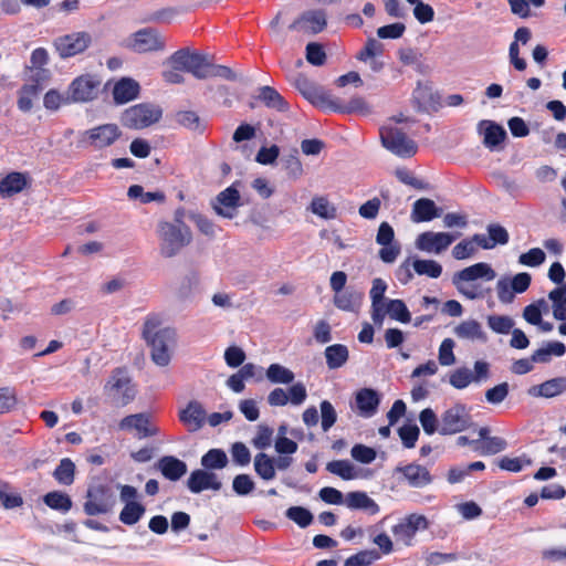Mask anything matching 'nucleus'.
I'll return each instance as SVG.
<instances>
[{
	"label": "nucleus",
	"instance_id": "nucleus-61",
	"mask_svg": "<svg viewBox=\"0 0 566 566\" xmlns=\"http://www.w3.org/2000/svg\"><path fill=\"white\" fill-rule=\"evenodd\" d=\"M321 408V426L323 431H328L337 421V413L334 406L328 400H323L319 405Z\"/></svg>",
	"mask_w": 566,
	"mask_h": 566
},
{
	"label": "nucleus",
	"instance_id": "nucleus-42",
	"mask_svg": "<svg viewBox=\"0 0 566 566\" xmlns=\"http://www.w3.org/2000/svg\"><path fill=\"white\" fill-rule=\"evenodd\" d=\"M145 513V507L136 501H130L125 504L119 513V521L125 525L136 524Z\"/></svg>",
	"mask_w": 566,
	"mask_h": 566
},
{
	"label": "nucleus",
	"instance_id": "nucleus-34",
	"mask_svg": "<svg viewBox=\"0 0 566 566\" xmlns=\"http://www.w3.org/2000/svg\"><path fill=\"white\" fill-rule=\"evenodd\" d=\"M176 122L197 134H203L206 130L205 120L193 111H180L175 115Z\"/></svg>",
	"mask_w": 566,
	"mask_h": 566
},
{
	"label": "nucleus",
	"instance_id": "nucleus-40",
	"mask_svg": "<svg viewBox=\"0 0 566 566\" xmlns=\"http://www.w3.org/2000/svg\"><path fill=\"white\" fill-rule=\"evenodd\" d=\"M43 501L50 509L62 513L69 512L72 507L71 497L66 493L60 491L49 492L44 495Z\"/></svg>",
	"mask_w": 566,
	"mask_h": 566
},
{
	"label": "nucleus",
	"instance_id": "nucleus-46",
	"mask_svg": "<svg viewBox=\"0 0 566 566\" xmlns=\"http://www.w3.org/2000/svg\"><path fill=\"white\" fill-rule=\"evenodd\" d=\"M157 469L170 481H177L187 472L186 462H157Z\"/></svg>",
	"mask_w": 566,
	"mask_h": 566
},
{
	"label": "nucleus",
	"instance_id": "nucleus-33",
	"mask_svg": "<svg viewBox=\"0 0 566 566\" xmlns=\"http://www.w3.org/2000/svg\"><path fill=\"white\" fill-rule=\"evenodd\" d=\"M326 364L329 369H338L349 357L348 348L343 344H334L325 348Z\"/></svg>",
	"mask_w": 566,
	"mask_h": 566
},
{
	"label": "nucleus",
	"instance_id": "nucleus-30",
	"mask_svg": "<svg viewBox=\"0 0 566 566\" xmlns=\"http://www.w3.org/2000/svg\"><path fill=\"white\" fill-rule=\"evenodd\" d=\"M258 99L268 108L280 113H286L290 108L285 98L272 86L265 85L259 88Z\"/></svg>",
	"mask_w": 566,
	"mask_h": 566
},
{
	"label": "nucleus",
	"instance_id": "nucleus-54",
	"mask_svg": "<svg viewBox=\"0 0 566 566\" xmlns=\"http://www.w3.org/2000/svg\"><path fill=\"white\" fill-rule=\"evenodd\" d=\"M473 380L474 375L465 367L453 370L449 377L450 385L457 389L467 388Z\"/></svg>",
	"mask_w": 566,
	"mask_h": 566
},
{
	"label": "nucleus",
	"instance_id": "nucleus-18",
	"mask_svg": "<svg viewBox=\"0 0 566 566\" xmlns=\"http://www.w3.org/2000/svg\"><path fill=\"white\" fill-rule=\"evenodd\" d=\"M327 24L326 13L323 10H308L290 24V30H300L305 33L316 34L322 32Z\"/></svg>",
	"mask_w": 566,
	"mask_h": 566
},
{
	"label": "nucleus",
	"instance_id": "nucleus-45",
	"mask_svg": "<svg viewBox=\"0 0 566 566\" xmlns=\"http://www.w3.org/2000/svg\"><path fill=\"white\" fill-rule=\"evenodd\" d=\"M484 469V462H471L464 468L453 467L448 472V482L451 484L462 482L472 472L483 471Z\"/></svg>",
	"mask_w": 566,
	"mask_h": 566
},
{
	"label": "nucleus",
	"instance_id": "nucleus-2",
	"mask_svg": "<svg viewBox=\"0 0 566 566\" xmlns=\"http://www.w3.org/2000/svg\"><path fill=\"white\" fill-rule=\"evenodd\" d=\"M160 240V253L165 258H172L192 241V233L188 226H176L172 222L160 221L157 227Z\"/></svg>",
	"mask_w": 566,
	"mask_h": 566
},
{
	"label": "nucleus",
	"instance_id": "nucleus-55",
	"mask_svg": "<svg viewBox=\"0 0 566 566\" xmlns=\"http://www.w3.org/2000/svg\"><path fill=\"white\" fill-rule=\"evenodd\" d=\"M291 462H254L255 472L264 480L274 478L275 469L286 470Z\"/></svg>",
	"mask_w": 566,
	"mask_h": 566
},
{
	"label": "nucleus",
	"instance_id": "nucleus-28",
	"mask_svg": "<svg viewBox=\"0 0 566 566\" xmlns=\"http://www.w3.org/2000/svg\"><path fill=\"white\" fill-rule=\"evenodd\" d=\"M440 217V209L429 198H420L415 201L411 211L413 222H428Z\"/></svg>",
	"mask_w": 566,
	"mask_h": 566
},
{
	"label": "nucleus",
	"instance_id": "nucleus-6",
	"mask_svg": "<svg viewBox=\"0 0 566 566\" xmlns=\"http://www.w3.org/2000/svg\"><path fill=\"white\" fill-rule=\"evenodd\" d=\"M120 136L122 130L116 124H103L81 133L77 146L103 149L112 146Z\"/></svg>",
	"mask_w": 566,
	"mask_h": 566
},
{
	"label": "nucleus",
	"instance_id": "nucleus-11",
	"mask_svg": "<svg viewBox=\"0 0 566 566\" xmlns=\"http://www.w3.org/2000/svg\"><path fill=\"white\" fill-rule=\"evenodd\" d=\"M429 527L428 518L422 514L412 513L400 518L397 524L391 527V533L397 543L405 546H411L413 538L419 531H424Z\"/></svg>",
	"mask_w": 566,
	"mask_h": 566
},
{
	"label": "nucleus",
	"instance_id": "nucleus-1",
	"mask_svg": "<svg viewBox=\"0 0 566 566\" xmlns=\"http://www.w3.org/2000/svg\"><path fill=\"white\" fill-rule=\"evenodd\" d=\"M161 317L156 313L146 316L142 336L151 348L150 355L158 366H167L170 361L169 345L175 343L176 332L174 328H160Z\"/></svg>",
	"mask_w": 566,
	"mask_h": 566
},
{
	"label": "nucleus",
	"instance_id": "nucleus-17",
	"mask_svg": "<svg viewBox=\"0 0 566 566\" xmlns=\"http://www.w3.org/2000/svg\"><path fill=\"white\" fill-rule=\"evenodd\" d=\"M108 385L116 405L126 406L134 399L135 390L130 384V378L124 369L116 368L111 376Z\"/></svg>",
	"mask_w": 566,
	"mask_h": 566
},
{
	"label": "nucleus",
	"instance_id": "nucleus-35",
	"mask_svg": "<svg viewBox=\"0 0 566 566\" xmlns=\"http://www.w3.org/2000/svg\"><path fill=\"white\" fill-rule=\"evenodd\" d=\"M548 298L553 302V315L558 321H566V284L552 290Z\"/></svg>",
	"mask_w": 566,
	"mask_h": 566
},
{
	"label": "nucleus",
	"instance_id": "nucleus-43",
	"mask_svg": "<svg viewBox=\"0 0 566 566\" xmlns=\"http://www.w3.org/2000/svg\"><path fill=\"white\" fill-rule=\"evenodd\" d=\"M385 311L390 318L400 323L407 324L411 321L410 312L402 300H389L385 305Z\"/></svg>",
	"mask_w": 566,
	"mask_h": 566
},
{
	"label": "nucleus",
	"instance_id": "nucleus-47",
	"mask_svg": "<svg viewBox=\"0 0 566 566\" xmlns=\"http://www.w3.org/2000/svg\"><path fill=\"white\" fill-rule=\"evenodd\" d=\"M566 390V378H554L544 381L537 387V395L553 398Z\"/></svg>",
	"mask_w": 566,
	"mask_h": 566
},
{
	"label": "nucleus",
	"instance_id": "nucleus-3",
	"mask_svg": "<svg viewBox=\"0 0 566 566\" xmlns=\"http://www.w3.org/2000/svg\"><path fill=\"white\" fill-rule=\"evenodd\" d=\"M495 276L496 273L489 263L479 262L454 273L452 283L463 296L469 300H475L483 297V294L478 292L473 286H467V283L474 282L480 279L492 281Z\"/></svg>",
	"mask_w": 566,
	"mask_h": 566
},
{
	"label": "nucleus",
	"instance_id": "nucleus-63",
	"mask_svg": "<svg viewBox=\"0 0 566 566\" xmlns=\"http://www.w3.org/2000/svg\"><path fill=\"white\" fill-rule=\"evenodd\" d=\"M273 429L265 424H260L258 427L256 434L252 439V444L259 449L264 450L272 444L273 441Z\"/></svg>",
	"mask_w": 566,
	"mask_h": 566
},
{
	"label": "nucleus",
	"instance_id": "nucleus-7",
	"mask_svg": "<svg viewBox=\"0 0 566 566\" xmlns=\"http://www.w3.org/2000/svg\"><path fill=\"white\" fill-rule=\"evenodd\" d=\"M93 43L91 33L86 31L72 32L57 36L53 48L63 60L84 53Z\"/></svg>",
	"mask_w": 566,
	"mask_h": 566
},
{
	"label": "nucleus",
	"instance_id": "nucleus-49",
	"mask_svg": "<svg viewBox=\"0 0 566 566\" xmlns=\"http://www.w3.org/2000/svg\"><path fill=\"white\" fill-rule=\"evenodd\" d=\"M285 516L302 528L307 527L313 522V514L303 506L289 507L285 512Z\"/></svg>",
	"mask_w": 566,
	"mask_h": 566
},
{
	"label": "nucleus",
	"instance_id": "nucleus-21",
	"mask_svg": "<svg viewBox=\"0 0 566 566\" xmlns=\"http://www.w3.org/2000/svg\"><path fill=\"white\" fill-rule=\"evenodd\" d=\"M123 430H135L139 438H146L157 433V428L151 424L147 413H135L123 418L119 422Z\"/></svg>",
	"mask_w": 566,
	"mask_h": 566
},
{
	"label": "nucleus",
	"instance_id": "nucleus-51",
	"mask_svg": "<svg viewBox=\"0 0 566 566\" xmlns=\"http://www.w3.org/2000/svg\"><path fill=\"white\" fill-rule=\"evenodd\" d=\"M413 269L417 274L427 275L432 279L439 277L442 273V266L433 260H416Z\"/></svg>",
	"mask_w": 566,
	"mask_h": 566
},
{
	"label": "nucleus",
	"instance_id": "nucleus-12",
	"mask_svg": "<svg viewBox=\"0 0 566 566\" xmlns=\"http://www.w3.org/2000/svg\"><path fill=\"white\" fill-rule=\"evenodd\" d=\"M471 415L463 403H454L447 409L440 418L439 433L455 434L468 429L471 424Z\"/></svg>",
	"mask_w": 566,
	"mask_h": 566
},
{
	"label": "nucleus",
	"instance_id": "nucleus-56",
	"mask_svg": "<svg viewBox=\"0 0 566 566\" xmlns=\"http://www.w3.org/2000/svg\"><path fill=\"white\" fill-rule=\"evenodd\" d=\"M398 434L403 447L411 449L416 446L420 430L415 423H406L398 429Z\"/></svg>",
	"mask_w": 566,
	"mask_h": 566
},
{
	"label": "nucleus",
	"instance_id": "nucleus-52",
	"mask_svg": "<svg viewBox=\"0 0 566 566\" xmlns=\"http://www.w3.org/2000/svg\"><path fill=\"white\" fill-rule=\"evenodd\" d=\"M457 334L460 337L485 339L481 324L474 319L462 322L457 327Z\"/></svg>",
	"mask_w": 566,
	"mask_h": 566
},
{
	"label": "nucleus",
	"instance_id": "nucleus-23",
	"mask_svg": "<svg viewBox=\"0 0 566 566\" xmlns=\"http://www.w3.org/2000/svg\"><path fill=\"white\" fill-rule=\"evenodd\" d=\"M387 284L379 277L373 281V286L369 292L371 298V317L375 323L381 322L386 315L385 311V292Z\"/></svg>",
	"mask_w": 566,
	"mask_h": 566
},
{
	"label": "nucleus",
	"instance_id": "nucleus-53",
	"mask_svg": "<svg viewBox=\"0 0 566 566\" xmlns=\"http://www.w3.org/2000/svg\"><path fill=\"white\" fill-rule=\"evenodd\" d=\"M476 241L474 240V235L460 241L452 249V256L455 260H464L471 258L476 252Z\"/></svg>",
	"mask_w": 566,
	"mask_h": 566
},
{
	"label": "nucleus",
	"instance_id": "nucleus-9",
	"mask_svg": "<svg viewBox=\"0 0 566 566\" xmlns=\"http://www.w3.org/2000/svg\"><path fill=\"white\" fill-rule=\"evenodd\" d=\"M370 463L371 462H326V470L345 481L369 480L373 479L380 469V465L370 468Z\"/></svg>",
	"mask_w": 566,
	"mask_h": 566
},
{
	"label": "nucleus",
	"instance_id": "nucleus-24",
	"mask_svg": "<svg viewBox=\"0 0 566 566\" xmlns=\"http://www.w3.org/2000/svg\"><path fill=\"white\" fill-rule=\"evenodd\" d=\"M29 184L28 175L19 171L9 172L2 179H0V196L2 198L12 197L23 189Z\"/></svg>",
	"mask_w": 566,
	"mask_h": 566
},
{
	"label": "nucleus",
	"instance_id": "nucleus-15",
	"mask_svg": "<svg viewBox=\"0 0 566 566\" xmlns=\"http://www.w3.org/2000/svg\"><path fill=\"white\" fill-rule=\"evenodd\" d=\"M461 233L432 232L426 231L418 235L417 248L426 252H434L437 254L447 250Z\"/></svg>",
	"mask_w": 566,
	"mask_h": 566
},
{
	"label": "nucleus",
	"instance_id": "nucleus-4",
	"mask_svg": "<svg viewBox=\"0 0 566 566\" xmlns=\"http://www.w3.org/2000/svg\"><path fill=\"white\" fill-rule=\"evenodd\" d=\"M163 111L159 106L140 103L124 111L120 117L122 125L130 129H144L159 122Z\"/></svg>",
	"mask_w": 566,
	"mask_h": 566
},
{
	"label": "nucleus",
	"instance_id": "nucleus-36",
	"mask_svg": "<svg viewBox=\"0 0 566 566\" xmlns=\"http://www.w3.org/2000/svg\"><path fill=\"white\" fill-rule=\"evenodd\" d=\"M482 124H486V128H485V132H484V139H483V144L490 148V149H494L495 147H497L499 145H501L505 137H506V132L504 130V128L500 125H497L496 123H493V122H489V120H483L481 122V125Z\"/></svg>",
	"mask_w": 566,
	"mask_h": 566
},
{
	"label": "nucleus",
	"instance_id": "nucleus-16",
	"mask_svg": "<svg viewBox=\"0 0 566 566\" xmlns=\"http://www.w3.org/2000/svg\"><path fill=\"white\" fill-rule=\"evenodd\" d=\"M490 428L489 427H482L479 429L478 439H473L470 442L471 449L476 452L479 455L482 457H490L494 455L503 450L506 449L507 442L505 439L501 437H491L490 436Z\"/></svg>",
	"mask_w": 566,
	"mask_h": 566
},
{
	"label": "nucleus",
	"instance_id": "nucleus-59",
	"mask_svg": "<svg viewBox=\"0 0 566 566\" xmlns=\"http://www.w3.org/2000/svg\"><path fill=\"white\" fill-rule=\"evenodd\" d=\"M306 60L310 64L322 66L326 62V52L322 44L317 42H310L306 45Z\"/></svg>",
	"mask_w": 566,
	"mask_h": 566
},
{
	"label": "nucleus",
	"instance_id": "nucleus-60",
	"mask_svg": "<svg viewBox=\"0 0 566 566\" xmlns=\"http://www.w3.org/2000/svg\"><path fill=\"white\" fill-rule=\"evenodd\" d=\"M419 421L427 434H433L437 431L439 432L440 421L432 409H423L419 415Z\"/></svg>",
	"mask_w": 566,
	"mask_h": 566
},
{
	"label": "nucleus",
	"instance_id": "nucleus-50",
	"mask_svg": "<svg viewBox=\"0 0 566 566\" xmlns=\"http://www.w3.org/2000/svg\"><path fill=\"white\" fill-rule=\"evenodd\" d=\"M380 558V554L375 549L360 551L346 558L344 566H369Z\"/></svg>",
	"mask_w": 566,
	"mask_h": 566
},
{
	"label": "nucleus",
	"instance_id": "nucleus-41",
	"mask_svg": "<svg viewBox=\"0 0 566 566\" xmlns=\"http://www.w3.org/2000/svg\"><path fill=\"white\" fill-rule=\"evenodd\" d=\"M266 378L272 384H292L294 381L295 375L289 368L280 365V364H271L266 369Z\"/></svg>",
	"mask_w": 566,
	"mask_h": 566
},
{
	"label": "nucleus",
	"instance_id": "nucleus-62",
	"mask_svg": "<svg viewBox=\"0 0 566 566\" xmlns=\"http://www.w3.org/2000/svg\"><path fill=\"white\" fill-rule=\"evenodd\" d=\"M74 462H60V465L54 470L53 475L60 484L70 485L74 481Z\"/></svg>",
	"mask_w": 566,
	"mask_h": 566
},
{
	"label": "nucleus",
	"instance_id": "nucleus-58",
	"mask_svg": "<svg viewBox=\"0 0 566 566\" xmlns=\"http://www.w3.org/2000/svg\"><path fill=\"white\" fill-rule=\"evenodd\" d=\"M10 485L0 481V502L6 509H15L23 504V499L19 493H9Z\"/></svg>",
	"mask_w": 566,
	"mask_h": 566
},
{
	"label": "nucleus",
	"instance_id": "nucleus-22",
	"mask_svg": "<svg viewBox=\"0 0 566 566\" xmlns=\"http://www.w3.org/2000/svg\"><path fill=\"white\" fill-rule=\"evenodd\" d=\"M207 412L202 405L196 400L190 401L179 413L180 421L188 427L190 431L201 429L206 422Z\"/></svg>",
	"mask_w": 566,
	"mask_h": 566
},
{
	"label": "nucleus",
	"instance_id": "nucleus-25",
	"mask_svg": "<svg viewBox=\"0 0 566 566\" xmlns=\"http://www.w3.org/2000/svg\"><path fill=\"white\" fill-rule=\"evenodd\" d=\"M488 233L489 239L483 234H474V240L476 241L478 245L485 250L493 249L497 244L504 245L510 240L509 232L504 227L500 224H489Z\"/></svg>",
	"mask_w": 566,
	"mask_h": 566
},
{
	"label": "nucleus",
	"instance_id": "nucleus-64",
	"mask_svg": "<svg viewBox=\"0 0 566 566\" xmlns=\"http://www.w3.org/2000/svg\"><path fill=\"white\" fill-rule=\"evenodd\" d=\"M384 51L382 44L375 39H368L365 46L358 52L357 60L366 62L381 55Z\"/></svg>",
	"mask_w": 566,
	"mask_h": 566
},
{
	"label": "nucleus",
	"instance_id": "nucleus-38",
	"mask_svg": "<svg viewBox=\"0 0 566 566\" xmlns=\"http://www.w3.org/2000/svg\"><path fill=\"white\" fill-rule=\"evenodd\" d=\"M287 433L289 429L286 424H281L277 428L274 448L279 454L290 455L295 453L297 450V443L293 439L287 438Z\"/></svg>",
	"mask_w": 566,
	"mask_h": 566
},
{
	"label": "nucleus",
	"instance_id": "nucleus-19",
	"mask_svg": "<svg viewBox=\"0 0 566 566\" xmlns=\"http://www.w3.org/2000/svg\"><path fill=\"white\" fill-rule=\"evenodd\" d=\"M240 206V192L233 186H230L217 196L213 209L217 214L227 219H233Z\"/></svg>",
	"mask_w": 566,
	"mask_h": 566
},
{
	"label": "nucleus",
	"instance_id": "nucleus-29",
	"mask_svg": "<svg viewBox=\"0 0 566 566\" xmlns=\"http://www.w3.org/2000/svg\"><path fill=\"white\" fill-rule=\"evenodd\" d=\"M295 87L313 104L326 103L325 94L306 75L297 74L294 80Z\"/></svg>",
	"mask_w": 566,
	"mask_h": 566
},
{
	"label": "nucleus",
	"instance_id": "nucleus-20",
	"mask_svg": "<svg viewBox=\"0 0 566 566\" xmlns=\"http://www.w3.org/2000/svg\"><path fill=\"white\" fill-rule=\"evenodd\" d=\"M396 472L412 488H423L432 481L429 469L417 462L398 467Z\"/></svg>",
	"mask_w": 566,
	"mask_h": 566
},
{
	"label": "nucleus",
	"instance_id": "nucleus-37",
	"mask_svg": "<svg viewBox=\"0 0 566 566\" xmlns=\"http://www.w3.org/2000/svg\"><path fill=\"white\" fill-rule=\"evenodd\" d=\"M210 64L206 54L192 52L187 72L191 73L196 78L203 80L209 77Z\"/></svg>",
	"mask_w": 566,
	"mask_h": 566
},
{
	"label": "nucleus",
	"instance_id": "nucleus-10",
	"mask_svg": "<svg viewBox=\"0 0 566 566\" xmlns=\"http://www.w3.org/2000/svg\"><path fill=\"white\" fill-rule=\"evenodd\" d=\"M115 503L116 500L112 490L98 484L88 488L83 507L87 515L94 516L111 512Z\"/></svg>",
	"mask_w": 566,
	"mask_h": 566
},
{
	"label": "nucleus",
	"instance_id": "nucleus-26",
	"mask_svg": "<svg viewBox=\"0 0 566 566\" xmlns=\"http://www.w3.org/2000/svg\"><path fill=\"white\" fill-rule=\"evenodd\" d=\"M140 86L137 81L130 77H123L113 87V98L116 104H125L135 99L139 94Z\"/></svg>",
	"mask_w": 566,
	"mask_h": 566
},
{
	"label": "nucleus",
	"instance_id": "nucleus-13",
	"mask_svg": "<svg viewBox=\"0 0 566 566\" xmlns=\"http://www.w3.org/2000/svg\"><path fill=\"white\" fill-rule=\"evenodd\" d=\"M126 48L136 53L146 54L164 51L166 41L156 29L144 28L132 34Z\"/></svg>",
	"mask_w": 566,
	"mask_h": 566
},
{
	"label": "nucleus",
	"instance_id": "nucleus-27",
	"mask_svg": "<svg viewBox=\"0 0 566 566\" xmlns=\"http://www.w3.org/2000/svg\"><path fill=\"white\" fill-rule=\"evenodd\" d=\"M380 402L379 395L370 388H363L356 394V406L364 417H371L376 413Z\"/></svg>",
	"mask_w": 566,
	"mask_h": 566
},
{
	"label": "nucleus",
	"instance_id": "nucleus-8",
	"mask_svg": "<svg viewBox=\"0 0 566 566\" xmlns=\"http://www.w3.org/2000/svg\"><path fill=\"white\" fill-rule=\"evenodd\" d=\"M380 138L384 147L399 157H411L418 150L417 144L397 127L380 128Z\"/></svg>",
	"mask_w": 566,
	"mask_h": 566
},
{
	"label": "nucleus",
	"instance_id": "nucleus-48",
	"mask_svg": "<svg viewBox=\"0 0 566 566\" xmlns=\"http://www.w3.org/2000/svg\"><path fill=\"white\" fill-rule=\"evenodd\" d=\"M40 87L38 84H25L19 91L18 107L22 112L31 111L33 98L38 96Z\"/></svg>",
	"mask_w": 566,
	"mask_h": 566
},
{
	"label": "nucleus",
	"instance_id": "nucleus-31",
	"mask_svg": "<svg viewBox=\"0 0 566 566\" xmlns=\"http://www.w3.org/2000/svg\"><path fill=\"white\" fill-rule=\"evenodd\" d=\"M346 505L352 510H365L370 514L379 512L378 504L365 492H350L346 496Z\"/></svg>",
	"mask_w": 566,
	"mask_h": 566
},
{
	"label": "nucleus",
	"instance_id": "nucleus-39",
	"mask_svg": "<svg viewBox=\"0 0 566 566\" xmlns=\"http://www.w3.org/2000/svg\"><path fill=\"white\" fill-rule=\"evenodd\" d=\"M361 302V294L354 291H342L335 294L334 305L347 312L355 311Z\"/></svg>",
	"mask_w": 566,
	"mask_h": 566
},
{
	"label": "nucleus",
	"instance_id": "nucleus-44",
	"mask_svg": "<svg viewBox=\"0 0 566 566\" xmlns=\"http://www.w3.org/2000/svg\"><path fill=\"white\" fill-rule=\"evenodd\" d=\"M310 210L323 218V219H334L336 217V208L328 201V199L324 196H316L312 199Z\"/></svg>",
	"mask_w": 566,
	"mask_h": 566
},
{
	"label": "nucleus",
	"instance_id": "nucleus-5",
	"mask_svg": "<svg viewBox=\"0 0 566 566\" xmlns=\"http://www.w3.org/2000/svg\"><path fill=\"white\" fill-rule=\"evenodd\" d=\"M205 469L193 470L187 481V488L191 493L199 494L203 491L211 490L218 492L222 488V483L218 475L209 470L223 469L228 462H201Z\"/></svg>",
	"mask_w": 566,
	"mask_h": 566
},
{
	"label": "nucleus",
	"instance_id": "nucleus-14",
	"mask_svg": "<svg viewBox=\"0 0 566 566\" xmlns=\"http://www.w3.org/2000/svg\"><path fill=\"white\" fill-rule=\"evenodd\" d=\"M101 81L92 74H83L72 81L67 94L71 102H90L97 97Z\"/></svg>",
	"mask_w": 566,
	"mask_h": 566
},
{
	"label": "nucleus",
	"instance_id": "nucleus-32",
	"mask_svg": "<svg viewBox=\"0 0 566 566\" xmlns=\"http://www.w3.org/2000/svg\"><path fill=\"white\" fill-rule=\"evenodd\" d=\"M327 106L334 111L342 114H352V113H360L368 114L369 106L366 101L360 96L352 97L347 103L342 104L336 101H328Z\"/></svg>",
	"mask_w": 566,
	"mask_h": 566
},
{
	"label": "nucleus",
	"instance_id": "nucleus-57",
	"mask_svg": "<svg viewBox=\"0 0 566 566\" xmlns=\"http://www.w3.org/2000/svg\"><path fill=\"white\" fill-rule=\"evenodd\" d=\"M488 325L497 334H509L514 326V321L505 315H490L488 317Z\"/></svg>",
	"mask_w": 566,
	"mask_h": 566
}]
</instances>
